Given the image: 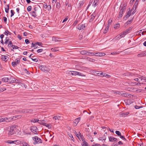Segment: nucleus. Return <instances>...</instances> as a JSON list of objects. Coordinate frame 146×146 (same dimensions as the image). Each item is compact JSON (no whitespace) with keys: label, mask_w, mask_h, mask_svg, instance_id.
I'll return each instance as SVG.
<instances>
[{"label":"nucleus","mask_w":146,"mask_h":146,"mask_svg":"<svg viewBox=\"0 0 146 146\" xmlns=\"http://www.w3.org/2000/svg\"><path fill=\"white\" fill-rule=\"evenodd\" d=\"M31 9H32L31 6H29L27 8V11H31Z\"/></svg>","instance_id":"8fccbe9b"},{"label":"nucleus","mask_w":146,"mask_h":146,"mask_svg":"<svg viewBox=\"0 0 146 146\" xmlns=\"http://www.w3.org/2000/svg\"><path fill=\"white\" fill-rule=\"evenodd\" d=\"M82 140L83 142V143L82 144V146H88V143L85 141L84 139H82Z\"/></svg>","instance_id":"f3484780"},{"label":"nucleus","mask_w":146,"mask_h":146,"mask_svg":"<svg viewBox=\"0 0 146 146\" xmlns=\"http://www.w3.org/2000/svg\"><path fill=\"white\" fill-rule=\"evenodd\" d=\"M4 34L7 35H10L11 33L8 31L6 30L4 33Z\"/></svg>","instance_id":"4c0bfd02"},{"label":"nucleus","mask_w":146,"mask_h":146,"mask_svg":"<svg viewBox=\"0 0 146 146\" xmlns=\"http://www.w3.org/2000/svg\"><path fill=\"white\" fill-rule=\"evenodd\" d=\"M131 30V28H129V29H126L125 31H123V32L124 34V35H125L129 33V31Z\"/></svg>","instance_id":"cd10ccee"},{"label":"nucleus","mask_w":146,"mask_h":146,"mask_svg":"<svg viewBox=\"0 0 146 146\" xmlns=\"http://www.w3.org/2000/svg\"><path fill=\"white\" fill-rule=\"evenodd\" d=\"M53 119H54L55 120H62L63 119V117L62 116L57 115L53 117Z\"/></svg>","instance_id":"423d86ee"},{"label":"nucleus","mask_w":146,"mask_h":146,"mask_svg":"<svg viewBox=\"0 0 146 146\" xmlns=\"http://www.w3.org/2000/svg\"><path fill=\"white\" fill-rule=\"evenodd\" d=\"M6 89H5L4 88H0V93L3 92Z\"/></svg>","instance_id":"13d9d810"},{"label":"nucleus","mask_w":146,"mask_h":146,"mask_svg":"<svg viewBox=\"0 0 146 146\" xmlns=\"http://www.w3.org/2000/svg\"><path fill=\"white\" fill-rule=\"evenodd\" d=\"M16 125H13L10 127L8 130V134L9 135H11L15 133V131L14 129Z\"/></svg>","instance_id":"f257e3e1"},{"label":"nucleus","mask_w":146,"mask_h":146,"mask_svg":"<svg viewBox=\"0 0 146 146\" xmlns=\"http://www.w3.org/2000/svg\"><path fill=\"white\" fill-rule=\"evenodd\" d=\"M134 10L131 13V15H133L136 12V6H135V7L134 6H134L133 8L131 9V11H132L133 10H134Z\"/></svg>","instance_id":"c756f323"},{"label":"nucleus","mask_w":146,"mask_h":146,"mask_svg":"<svg viewBox=\"0 0 146 146\" xmlns=\"http://www.w3.org/2000/svg\"><path fill=\"white\" fill-rule=\"evenodd\" d=\"M52 40L54 41L55 42H58L60 41V40H58L57 38L54 37H53Z\"/></svg>","instance_id":"37998d69"},{"label":"nucleus","mask_w":146,"mask_h":146,"mask_svg":"<svg viewBox=\"0 0 146 146\" xmlns=\"http://www.w3.org/2000/svg\"><path fill=\"white\" fill-rule=\"evenodd\" d=\"M33 139L35 142H34L33 144L35 145L36 143H41L42 142V141L37 136H35L33 137Z\"/></svg>","instance_id":"f03ea898"},{"label":"nucleus","mask_w":146,"mask_h":146,"mask_svg":"<svg viewBox=\"0 0 146 146\" xmlns=\"http://www.w3.org/2000/svg\"><path fill=\"white\" fill-rule=\"evenodd\" d=\"M120 27V24L119 23H117L115 25L114 28L117 29L119 28Z\"/></svg>","instance_id":"f704fd0d"},{"label":"nucleus","mask_w":146,"mask_h":146,"mask_svg":"<svg viewBox=\"0 0 146 146\" xmlns=\"http://www.w3.org/2000/svg\"><path fill=\"white\" fill-rule=\"evenodd\" d=\"M39 121V120L37 119H33L31 121L35 123L38 122Z\"/></svg>","instance_id":"c03bdc74"},{"label":"nucleus","mask_w":146,"mask_h":146,"mask_svg":"<svg viewBox=\"0 0 146 146\" xmlns=\"http://www.w3.org/2000/svg\"><path fill=\"white\" fill-rule=\"evenodd\" d=\"M99 0H94V2L92 4V5L95 7L98 5V2Z\"/></svg>","instance_id":"aec40b11"},{"label":"nucleus","mask_w":146,"mask_h":146,"mask_svg":"<svg viewBox=\"0 0 146 146\" xmlns=\"http://www.w3.org/2000/svg\"><path fill=\"white\" fill-rule=\"evenodd\" d=\"M73 75L76 76L77 75L82 76H85L86 75L82 73H81L78 72L76 71H73Z\"/></svg>","instance_id":"20e7f679"},{"label":"nucleus","mask_w":146,"mask_h":146,"mask_svg":"<svg viewBox=\"0 0 146 146\" xmlns=\"http://www.w3.org/2000/svg\"><path fill=\"white\" fill-rule=\"evenodd\" d=\"M25 41L27 44H28L29 43V40L28 39L25 40Z\"/></svg>","instance_id":"0e129e2a"},{"label":"nucleus","mask_w":146,"mask_h":146,"mask_svg":"<svg viewBox=\"0 0 146 146\" xmlns=\"http://www.w3.org/2000/svg\"><path fill=\"white\" fill-rule=\"evenodd\" d=\"M11 17H12L14 15V11L11 10Z\"/></svg>","instance_id":"4d7b16f0"},{"label":"nucleus","mask_w":146,"mask_h":146,"mask_svg":"<svg viewBox=\"0 0 146 146\" xmlns=\"http://www.w3.org/2000/svg\"><path fill=\"white\" fill-rule=\"evenodd\" d=\"M7 7L5 8V12L7 13H8V12L9 10V5H7Z\"/></svg>","instance_id":"e433bc0d"},{"label":"nucleus","mask_w":146,"mask_h":146,"mask_svg":"<svg viewBox=\"0 0 146 146\" xmlns=\"http://www.w3.org/2000/svg\"><path fill=\"white\" fill-rule=\"evenodd\" d=\"M43 50L42 49H40L37 50V52L38 53H40L42 52Z\"/></svg>","instance_id":"bf43d9fd"},{"label":"nucleus","mask_w":146,"mask_h":146,"mask_svg":"<svg viewBox=\"0 0 146 146\" xmlns=\"http://www.w3.org/2000/svg\"><path fill=\"white\" fill-rule=\"evenodd\" d=\"M95 17L94 15H91V18L90 20V22H92L94 19Z\"/></svg>","instance_id":"79ce46f5"},{"label":"nucleus","mask_w":146,"mask_h":146,"mask_svg":"<svg viewBox=\"0 0 146 146\" xmlns=\"http://www.w3.org/2000/svg\"><path fill=\"white\" fill-rule=\"evenodd\" d=\"M125 9V8H122L119 13V18H121L123 16V12Z\"/></svg>","instance_id":"9d476101"},{"label":"nucleus","mask_w":146,"mask_h":146,"mask_svg":"<svg viewBox=\"0 0 146 146\" xmlns=\"http://www.w3.org/2000/svg\"><path fill=\"white\" fill-rule=\"evenodd\" d=\"M120 137L123 140H126V139H125V138L123 136H122L121 135H120Z\"/></svg>","instance_id":"e2e57ef3"},{"label":"nucleus","mask_w":146,"mask_h":146,"mask_svg":"<svg viewBox=\"0 0 146 146\" xmlns=\"http://www.w3.org/2000/svg\"><path fill=\"white\" fill-rule=\"evenodd\" d=\"M37 129L36 127L35 126H33L31 127V131L32 132L34 133L35 134H36V130Z\"/></svg>","instance_id":"6e6552de"},{"label":"nucleus","mask_w":146,"mask_h":146,"mask_svg":"<svg viewBox=\"0 0 146 146\" xmlns=\"http://www.w3.org/2000/svg\"><path fill=\"white\" fill-rule=\"evenodd\" d=\"M17 116H15L13 117H9V118H10V121H12L15 120Z\"/></svg>","instance_id":"473e14b6"},{"label":"nucleus","mask_w":146,"mask_h":146,"mask_svg":"<svg viewBox=\"0 0 146 146\" xmlns=\"http://www.w3.org/2000/svg\"><path fill=\"white\" fill-rule=\"evenodd\" d=\"M112 21V20L111 19H110L108 21V24L107 25V26L108 25V26H109V24H111Z\"/></svg>","instance_id":"864d4df0"},{"label":"nucleus","mask_w":146,"mask_h":146,"mask_svg":"<svg viewBox=\"0 0 146 146\" xmlns=\"http://www.w3.org/2000/svg\"><path fill=\"white\" fill-rule=\"evenodd\" d=\"M119 54V53L118 52H111V54L112 55H115V54Z\"/></svg>","instance_id":"5fc2aeb1"},{"label":"nucleus","mask_w":146,"mask_h":146,"mask_svg":"<svg viewBox=\"0 0 146 146\" xmlns=\"http://www.w3.org/2000/svg\"><path fill=\"white\" fill-rule=\"evenodd\" d=\"M100 75L103 76H105L107 78H110L111 77V76L110 75L103 72L101 73L100 74Z\"/></svg>","instance_id":"a211bd4d"},{"label":"nucleus","mask_w":146,"mask_h":146,"mask_svg":"<svg viewBox=\"0 0 146 146\" xmlns=\"http://www.w3.org/2000/svg\"><path fill=\"white\" fill-rule=\"evenodd\" d=\"M39 68L42 71L44 72L48 71L49 70V69L45 66L40 65L39 66Z\"/></svg>","instance_id":"7ed1b4c3"},{"label":"nucleus","mask_w":146,"mask_h":146,"mask_svg":"<svg viewBox=\"0 0 146 146\" xmlns=\"http://www.w3.org/2000/svg\"><path fill=\"white\" fill-rule=\"evenodd\" d=\"M73 71H67V74L70 75H73Z\"/></svg>","instance_id":"ea45409f"},{"label":"nucleus","mask_w":146,"mask_h":146,"mask_svg":"<svg viewBox=\"0 0 146 146\" xmlns=\"http://www.w3.org/2000/svg\"><path fill=\"white\" fill-rule=\"evenodd\" d=\"M93 53V52H88V51H87V54H86V55H89L90 54H93V53Z\"/></svg>","instance_id":"338daca9"},{"label":"nucleus","mask_w":146,"mask_h":146,"mask_svg":"<svg viewBox=\"0 0 146 146\" xmlns=\"http://www.w3.org/2000/svg\"><path fill=\"white\" fill-rule=\"evenodd\" d=\"M93 54L94 55H95L96 56H104L106 54L104 53L99 52H98L96 53H93Z\"/></svg>","instance_id":"39448f33"},{"label":"nucleus","mask_w":146,"mask_h":146,"mask_svg":"<svg viewBox=\"0 0 146 146\" xmlns=\"http://www.w3.org/2000/svg\"><path fill=\"white\" fill-rule=\"evenodd\" d=\"M115 133L118 136H120L121 135V133L119 131H116Z\"/></svg>","instance_id":"a18cd8bd"},{"label":"nucleus","mask_w":146,"mask_h":146,"mask_svg":"<svg viewBox=\"0 0 146 146\" xmlns=\"http://www.w3.org/2000/svg\"><path fill=\"white\" fill-rule=\"evenodd\" d=\"M56 7L57 8H59L60 7V3L59 2H57L56 3Z\"/></svg>","instance_id":"de8ad7c7"},{"label":"nucleus","mask_w":146,"mask_h":146,"mask_svg":"<svg viewBox=\"0 0 146 146\" xmlns=\"http://www.w3.org/2000/svg\"><path fill=\"white\" fill-rule=\"evenodd\" d=\"M37 47L38 46L36 45V44H35V43L33 42L32 43L31 47H34V48L35 49L37 48Z\"/></svg>","instance_id":"2f4dec72"},{"label":"nucleus","mask_w":146,"mask_h":146,"mask_svg":"<svg viewBox=\"0 0 146 146\" xmlns=\"http://www.w3.org/2000/svg\"><path fill=\"white\" fill-rule=\"evenodd\" d=\"M75 134L76 135V136L78 138L82 140V139H84V137L83 136H82L81 135L80 133V132H78V133L76 132H75Z\"/></svg>","instance_id":"0eeeda50"},{"label":"nucleus","mask_w":146,"mask_h":146,"mask_svg":"<svg viewBox=\"0 0 146 146\" xmlns=\"http://www.w3.org/2000/svg\"><path fill=\"white\" fill-rule=\"evenodd\" d=\"M92 146H101V145L100 144L97 143L95 145H92Z\"/></svg>","instance_id":"774afa93"},{"label":"nucleus","mask_w":146,"mask_h":146,"mask_svg":"<svg viewBox=\"0 0 146 146\" xmlns=\"http://www.w3.org/2000/svg\"><path fill=\"white\" fill-rule=\"evenodd\" d=\"M139 82H140L142 83H143V82H146L145 80L144 79H141V81H139Z\"/></svg>","instance_id":"603ef678"},{"label":"nucleus","mask_w":146,"mask_h":146,"mask_svg":"<svg viewBox=\"0 0 146 146\" xmlns=\"http://www.w3.org/2000/svg\"><path fill=\"white\" fill-rule=\"evenodd\" d=\"M1 58L2 60L5 62H7L9 59V58L7 56L5 55H2Z\"/></svg>","instance_id":"f8f14e48"},{"label":"nucleus","mask_w":146,"mask_h":146,"mask_svg":"<svg viewBox=\"0 0 146 146\" xmlns=\"http://www.w3.org/2000/svg\"><path fill=\"white\" fill-rule=\"evenodd\" d=\"M85 28V26L84 25H79L78 26V29L79 30L84 29Z\"/></svg>","instance_id":"4468645a"},{"label":"nucleus","mask_w":146,"mask_h":146,"mask_svg":"<svg viewBox=\"0 0 146 146\" xmlns=\"http://www.w3.org/2000/svg\"><path fill=\"white\" fill-rule=\"evenodd\" d=\"M131 11H128L126 15L125 16L126 18H128L130 16L131 13Z\"/></svg>","instance_id":"7c9ffc66"},{"label":"nucleus","mask_w":146,"mask_h":146,"mask_svg":"<svg viewBox=\"0 0 146 146\" xmlns=\"http://www.w3.org/2000/svg\"><path fill=\"white\" fill-rule=\"evenodd\" d=\"M42 125L48 127L49 129L51 128V125L50 124H47L46 123H42Z\"/></svg>","instance_id":"c85d7f7f"},{"label":"nucleus","mask_w":146,"mask_h":146,"mask_svg":"<svg viewBox=\"0 0 146 146\" xmlns=\"http://www.w3.org/2000/svg\"><path fill=\"white\" fill-rule=\"evenodd\" d=\"M36 8H35L34 9L35 10V11H32L31 13V15L32 16L34 17H36L37 16L36 13H37V11L36 9Z\"/></svg>","instance_id":"ddd939ff"},{"label":"nucleus","mask_w":146,"mask_h":146,"mask_svg":"<svg viewBox=\"0 0 146 146\" xmlns=\"http://www.w3.org/2000/svg\"><path fill=\"white\" fill-rule=\"evenodd\" d=\"M21 86L23 87H24V88H25L27 87V86L24 84H22V83H21Z\"/></svg>","instance_id":"69168bd1"},{"label":"nucleus","mask_w":146,"mask_h":146,"mask_svg":"<svg viewBox=\"0 0 146 146\" xmlns=\"http://www.w3.org/2000/svg\"><path fill=\"white\" fill-rule=\"evenodd\" d=\"M84 3V2L83 1H80L79 3L80 6L81 7L83 5Z\"/></svg>","instance_id":"09e8293b"},{"label":"nucleus","mask_w":146,"mask_h":146,"mask_svg":"<svg viewBox=\"0 0 146 146\" xmlns=\"http://www.w3.org/2000/svg\"><path fill=\"white\" fill-rule=\"evenodd\" d=\"M15 78H10V79H9V82L10 83H15L14 81H15Z\"/></svg>","instance_id":"72a5a7b5"},{"label":"nucleus","mask_w":146,"mask_h":146,"mask_svg":"<svg viewBox=\"0 0 146 146\" xmlns=\"http://www.w3.org/2000/svg\"><path fill=\"white\" fill-rule=\"evenodd\" d=\"M22 146H30L29 144H27L26 143H24L23 144V145Z\"/></svg>","instance_id":"6e6d98bb"},{"label":"nucleus","mask_w":146,"mask_h":146,"mask_svg":"<svg viewBox=\"0 0 146 146\" xmlns=\"http://www.w3.org/2000/svg\"><path fill=\"white\" fill-rule=\"evenodd\" d=\"M20 111L21 113H28V109H22Z\"/></svg>","instance_id":"b1692460"},{"label":"nucleus","mask_w":146,"mask_h":146,"mask_svg":"<svg viewBox=\"0 0 146 146\" xmlns=\"http://www.w3.org/2000/svg\"><path fill=\"white\" fill-rule=\"evenodd\" d=\"M129 112H127L125 113H120V115H121V117H125L127 115H128L129 114Z\"/></svg>","instance_id":"2eb2a0df"},{"label":"nucleus","mask_w":146,"mask_h":146,"mask_svg":"<svg viewBox=\"0 0 146 146\" xmlns=\"http://www.w3.org/2000/svg\"><path fill=\"white\" fill-rule=\"evenodd\" d=\"M80 53L82 54L85 55H86L87 51H86V50H82L80 52Z\"/></svg>","instance_id":"c9c22d12"},{"label":"nucleus","mask_w":146,"mask_h":146,"mask_svg":"<svg viewBox=\"0 0 146 146\" xmlns=\"http://www.w3.org/2000/svg\"><path fill=\"white\" fill-rule=\"evenodd\" d=\"M119 36H118V37H117V38H116L117 37H116L114 38V39L117 40L118 39H120L121 38L125 36V35H124V34L123 33V32H122L121 33L119 34Z\"/></svg>","instance_id":"9b49d317"},{"label":"nucleus","mask_w":146,"mask_h":146,"mask_svg":"<svg viewBox=\"0 0 146 146\" xmlns=\"http://www.w3.org/2000/svg\"><path fill=\"white\" fill-rule=\"evenodd\" d=\"M121 95L122 96H123L127 97L129 95V94L126 92H124L123 91H121Z\"/></svg>","instance_id":"dca6fc26"},{"label":"nucleus","mask_w":146,"mask_h":146,"mask_svg":"<svg viewBox=\"0 0 146 146\" xmlns=\"http://www.w3.org/2000/svg\"><path fill=\"white\" fill-rule=\"evenodd\" d=\"M51 50L53 52H56L57 51H59V47H55L52 48L51 49Z\"/></svg>","instance_id":"5701e85b"},{"label":"nucleus","mask_w":146,"mask_h":146,"mask_svg":"<svg viewBox=\"0 0 146 146\" xmlns=\"http://www.w3.org/2000/svg\"><path fill=\"white\" fill-rule=\"evenodd\" d=\"M121 91H117L116 92H113V94L121 95Z\"/></svg>","instance_id":"a19ab883"},{"label":"nucleus","mask_w":146,"mask_h":146,"mask_svg":"<svg viewBox=\"0 0 146 146\" xmlns=\"http://www.w3.org/2000/svg\"><path fill=\"white\" fill-rule=\"evenodd\" d=\"M132 22V20H129L127 22V25H128L129 24H130Z\"/></svg>","instance_id":"680f3d73"},{"label":"nucleus","mask_w":146,"mask_h":146,"mask_svg":"<svg viewBox=\"0 0 146 146\" xmlns=\"http://www.w3.org/2000/svg\"><path fill=\"white\" fill-rule=\"evenodd\" d=\"M136 90V89L135 88H134L133 87H132L131 88L129 87L128 88L127 90V91H135Z\"/></svg>","instance_id":"6ab92c4d"},{"label":"nucleus","mask_w":146,"mask_h":146,"mask_svg":"<svg viewBox=\"0 0 146 146\" xmlns=\"http://www.w3.org/2000/svg\"><path fill=\"white\" fill-rule=\"evenodd\" d=\"M11 46L13 47V49H18L19 48L18 47L13 45H11Z\"/></svg>","instance_id":"3c124183"},{"label":"nucleus","mask_w":146,"mask_h":146,"mask_svg":"<svg viewBox=\"0 0 146 146\" xmlns=\"http://www.w3.org/2000/svg\"><path fill=\"white\" fill-rule=\"evenodd\" d=\"M109 26H108H108H107L106 28H105V30L104 31V33H106L107 32V31L108 30V29H109Z\"/></svg>","instance_id":"58836bf2"},{"label":"nucleus","mask_w":146,"mask_h":146,"mask_svg":"<svg viewBox=\"0 0 146 146\" xmlns=\"http://www.w3.org/2000/svg\"><path fill=\"white\" fill-rule=\"evenodd\" d=\"M3 122H5L6 121V119H7V117L2 118Z\"/></svg>","instance_id":"052dcab7"},{"label":"nucleus","mask_w":146,"mask_h":146,"mask_svg":"<svg viewBox=\"0 0 146 146\" xmlns=\"http://www.w3.org/2000/svg\"><path fill=\"white\" fill-rule=\"evenodd\" d=\"M109 140L111 142H113V141H116L117 139L112 137H109Z\"/></svg>","instance_id":"4be33fe9"},{"label":"nucleus","mask_w":146,"mask_h":146,"mask_svg":"<svg viewBox=\"0 0 146 146\" xmlns=\"http://www.w3.org/2000/svg\"><path fill=\"white\" fill-rule=\"evenodd\" d=\"M19 59H17L15 62H13L12 63V65L13 67H15L17 65V64H19L20 62Z\"/></svg>","instance_id":"1a4fd4ad"},{"label":"nucleus","mask_w":146,"mask_h":146,"mask_svg":"<svg viewBox=\"0 0 146 146\" xmlns=\"http://www.w3.org/2000/svg\"><path fill=\"white\" fill-rule=\"evenodd\" d=\"M146 55V54L145 53H143L139 54L137 55V56L138 57H141L145 56Z\"/></svg>","instance_id":"412c9836"},{"label":"nucleus","mask_w":146,"mask_h":146,"mask_svg":"<svg viewBox=\"0 0 146 146\" xmlns=\"http://www.w3.org/2000/svg\"><path fill=\"white\" fill-rule=\"evenodd\" d=\"M9 42V39L8 37H6L5 39V43L7 44V43Z\"/></svg>","instance_id":"49530a36"},{"label":"nucleus","mask_w":146,"mask_h":146,"mask_svg":"<svg viewBox=\"0 0 146 146\" xmlns=\"http://www.w3.org/2000/svg\"><path fill=\"white\" fill-rule=\"evenodd\" d=\"M18 141H7L6 143H8L9 144H12V143H16Z\"/></svg>","instance_id":"a878e982"},{"label":"nucleus","mask_w":146,"mask_h":146,"mask_svg":"<svg viewBox=\"0 0 146 146\" xmlns=\"http://www.w3.org/2000/svg\"><path fill=\"white\" fill-rule=\"evenodd\" d=\"M9 79L7 77H4L2 78V80L3 81L5 82H8Z\"/></svg>","instance_id":"bb28decb"},{"label":"nucleus","mask_w":146,"mask_h":146,"mask_svg":"<svg viewBox=\"0 0 146 146\" xmlns=\"http://www.w3.org/2000/svg\"><path fill=\"white\" fill-rule=\"evenodd\" d=\"M80 119V117H79L76 119L74 121V123L77 124L79 122Z\"/></svg>","instance_id":"393cba45"}]
</instances>
